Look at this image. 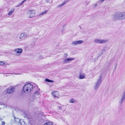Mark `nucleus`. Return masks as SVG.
Segmentation results:
<instances>
[{"label":"nucleus","instance_id":"1","mask_svg":"<svg viewBox=\"0 0 125 125\" xmlns=\"http://www.w3.org/2000/svg\"><path fill=\"white\" fill-rule=\"evenodd\" d=\"M32 85L30 83L25 85L23 87V91L25 93H28L31 91L32 89Z\"/></svg>","mask_w":125,"mask_h":125},{"label":"nucleus","instance_id":"2","mask_svg":"<svg viewBox=\"0 0 125 125\" xmlns=\"http://www.w3.org/2000/svg\"><path fill=\"white\" fill-rule=\"evenodd\" d=\"M102 77L101 75L99 76V79L97 80L95 85L94 86V88L95 90H97L99 87L101 83Z\"/></svg>","mask_w":125,"mask_h":125},{"label":"nucleus","instance_id":"3","mask_svg":"<svg viewBox=\"0 0 125 125\" xmlns=\"http://www.w3.org/2000/svg\"><path fill=\"white\" fill-rule=\"evenodd\" d=\"M108 41L107 40H102L99 39H96L94 40V42L96 43H105Z\"/></svg>","mask_w":125,"mask_h":125},{"label":"nucleus","instance_id":"4","mask_svg":"<svg viewBox=\"0 0 125 125\" xmlns=\"http://www.w3.org/2000/svg\"><path fill=\"white\" fill-rule=\"evenodd\" d=\"M112 19L114 20H121L120 13H117L114 14Z\"/></svg>","mask_w":125,"mask_h":125},{"label":"nucleus","instance_id":"5","mask_svg":"<svg viewBox=\"0 0 125 125\" xmlns=\"http://www.w3.org/2000/svg\"><path fill=\"white\" fill-rule=\"evenodd\" d=\"M28 13L29 16V18H31L33 17L35 14V12L33 10H29Z\"/></svg>","mask_w":125,"mask_h":125},{"label":"nucleus","instance_id":"6","mask_svg":"<svg viewBox=\"0 0 125 125\" xmlns=\"http://www.w3.org/2000/svg\"><path fill=\"white\" fill-rule=\"evenodd\" d=\"M83 40L75 41H73L71 44L74 46L78 44H80L83 43Z\"/></svg>","mask_w":125,"mask_h":125},{"label":"nucleus","instance_id":"7","mask_svg":"<svg viewBox=\"0 0 125 125\" xmlns=\"http://www.w3.org/2000/svg\"><path fill=\"white\" fill-rule=\"evenodd\" d=\"M15 88L12 86H10L8 88L6 92L7 93L10 94L13 92L15 90Z\"/></svg>","mask_w":125,"mask_h":125},{"label":"nucleus","instance_id":"8","mask_svg":"<svg viewBox=\"0 0 125 125\" xmlns=\"http://www.w3.org/2000/svg\"><path fill=\"white\" fill-rule=\"evenodd\" d=\"M74 60L73 58H69L64 59L63 61V63L64 64L69 63L70 62Z\"/></svg>","mask_w":125,"mask_h":125},{"label":"nucleus","instance_id":"9","mask_svg":"<svg viewBox=\"0 0 125 125\" xmlns=\"http://www.w3.org/2000/svg\"><path fill=\"white\" fill-rule=\"evenodd\" d=\"M27 36V34L25 32L22 33L20 37V38L22 39V40L25 39V38Z\"/></svg>","mask_w":125,"mask_h":125},{"label":"nucleus","instance_id":"10","mask_svg":"<svg viewBox=\"0 0 125 125\" xmlns=\"http://www.w3.org/2000/svg\"><path fill=\"white\" fill-rule=\"evenodd\" d=\"M23 50L21 48H17L14 50V51L17 53H21Z\"/></svg>","mask_w":125,"mask_h":125},{"label":"nucleus","instance_id":"11","mask_svg":"<svg viewBox=\"0 0 125 125\" xmlns=\"http://www.w3.org/2000/svg\"><path fill=\"white\" fill-rule=\"evenodd\" d=\"M32 96L33 98H38L40 96L39 92L38 91L35 92L33 95Z\"/></svg>","mask_w":125,"mask_h":125},{"label":"nucleus","instance_id":"12","mask_svg":"<svg viewBox=\"0 0 125 125\" xmlns=\"http://www.w3.org/2000/svg\"><path fill=\"white\" fill-rule=\"evenodd\" d=\"M85 73L80 72L79 75V78L81 79L85 78Z\"/></svg>","mask_w":125,"mask_h":125},{"label":"nucleus","instance_id":"13","mask_svg":"<svg viewBox=\"0 0 125 125\" xmlns=\"http://www.w3.org/2000/svg\"><path fill=\"white\" fill-rule=\"evenodd\" d=\"M121 20L125 19V12L120 13Z\"/></svg>","mask_w":125,"mask_h":125},{"label":"nucleus","instance_id":"14","mask_svg":"<svg viewBox=\"0 0 125 125\" xmlns=\"http://www.w3.org/2000/svg\"><path fill=\"white\" fill-rule=\"evenodd\" d=\"M14 120L15 121V123L17 122V123H20V121L21 119H20L18 118H16L15 117V116H14Z\"/></svg>","mask_w":125,"mask_h":125},{"label":"nucleus","instance_id":"15","mask_svg":"<svg viewBox=\"0 0 125 125\" xmlns=\"http://www.w3.org/2000/svg\"><path fill=\"white\" fill-rule=\"evenodd\" d=\"M52 94L53 96L55 97H57L58 95L57 94H58V92L57 91H55V92H53L51 93Z\"/></svg>","mask_w":125,"mask_h":125},{"label":"nucleus","instance_id":"16","mask_svg":"<svg viewBox=\"0 0 125 125\" xmlns=\"http://www.w3.org/2000/svg\"><path fill=\"white\" fill-rule=\"evenodd\" d=\"M45 81L46 82L50 83H53L54 82V81L51 80H50L49 79L47 78H46L45 79Z\"/></svg>","mask_w":125,"mask_h":125},{"label":"nucleus","instance_id":"17","mask_svg":"<svg viewBox=\"0 0 125 125\" xmlns=\"http://www.w3.org/2000/svg\"><path fill=\"white\" fill-rule=\"evenodd\" d=\"M14 10V9H13L11 10L8 13V15L9 16L11 15H12V13L13 12Z\"/></svg>","mask_w":125,"mask_h":125},{"label":"nucleus","instance_id":"18","mask_svg":"<svg viewBox=\"0 0 125 125\" xmlns=\"http://www.w3.org/2000/svg\"><path fill=\"white\" fill-rule=\"evenodd\" d=\"M44 125H53L52 122H47L45 123Z\"/></svg>","mask_w":125,"mask_h":125},{"label":"nucleus","instance_id":"19","mask_svg":"<svg viewBox=\"0 0 125 125\" xmlns=\"http://www.w3.org/2000/svg\"><path fill=\"white\" fill-rule=\"evenodd\" d=\"M67 2L64 1V2H63L60 5H59V6L60 7H61L62 6H63Z\"/></svg>","mask_w":125,"mask_h":125},{"label":"nucleus","instance_id":"20","mask_svg":"<svg viewBox=\"0 0 125 125\" xmlns=\"http://www.w3.org/2000/svg\"><path fill=\"white\" fill-rule=\"evenodd\" d=\"M15 123V122L14 119H11V121L10 122V125H12V124H13Z\"/></svg>","mask_w":125,"mask_h":125},{"label":"nucleus","instance_id":"21","mask_svg":"<svg viewBox=\"0 0 125 125\" xmlns=\"http://www.w3.org/2000/svg\"><path fill=\"white\" fill-rule=\"evenodd\" d=\"M75 100L74 99H72L70 100L69 102L70 103H73L74 102H75Z\"/></svg>","mask_w":125,"mask_h":125},{"label":"nucleus","instance_id":"22","mask_svg":"<svg viewBox=\"0 0 125 125\" xmlns=\"http://www.w3.org/2000/svg\"><path fill=\"white\" fill-rule=\"evenodd\" d=\"M47 10H45L43 12H42L41 14H40L39 15H42L44 14L47 13Z\"/></svg>","mask_w":125,"mask_h":125},{"label":"nucleus","instance_id":"23","mask_svg":"<svg viewBox=\"0 0 125 125\" xmlns=\"http://www.w3.org/2000/svg\"><path fill=\"white\" fill-rule=\"evenodd\" d=\"M4 62H0V65H4Z\"/></svg>","mask_w":125,"mask_h":125},{"label":"nucleus","instance_id":"24","mask_svg":"<svg viewBox=\"0 0 125 125\" xmlns=\"http://www.w3.org/2000/svg\"><path fill=\"white\" fill-rule=\"evenodd\" d=\"M22 4H21V3L19 4L18 5H17V6H16V7H19V6H20Z\"/></svg>","mask_w":125,"mask_h":125},{"label":"nucleus","instance_id":"25","mask_svg":"<svg viewBox=\"0 0 125 125\" xmlns=\"http://www.w3.org/2000/svg\"><path fill=\"white\" fill-rule=\"evenodd\" d=\"M5 124V123L4 121H2V122L1 124V125H4Z\"/></svg>","mask_w":125,"mask_h":125},{"label":"nucleus","instance_id":"26","mask_svg":"<svg viewBox=\"0 0 125 125\" xmlns=\"http://www.w3.org/2000/svg\"><path fill=\"white\" fill-rule=\"evenodd\" d=\"M39 58L40 59H42V58H44L42 56H40Z\"/></svg>","mask_w":125,"mask_h":125},{"label":"nucleus","instance_id":"27","mask_svg":"<svg viewBox=\"0 0 125 125\" xmlns=\"http://www.w3.org/2000/svg\"><path fill=\"white\" fill-rule=\"evenodd\" d=\"M68 56V55L67 54H65L64 55V57H67Z\"/></svg>","mask_w":125,"mask_h":125},{"label":"nucleus","instance_id":"28","mask_svg":"<svg viewBox=\"0 0 125 125\" xmlns=\"http://www.w3.org/2000/svg\"><path fill=\"white\" fill-rule=\"evenodd\" d=\"M97 6V4L96 3L94 5L93 7H96Z\"/></svg>","mask_w":125,"mask_h":125},{"label":"nucleus","instance_id":"29","mask_svg":"<svg viewBox=\"0 0 125 125\" xmlns=\"http://www.w3.org/2000/svg\"><path fill=\"white\" fill-rule=\"evenodd\" d=\"M26 0H23V1H22V2L21 3V4H22L23 3L25 2V1Z\"/></svg>","mask_w":125,"mask_h":125},{"label":"nucleus","instance_id":"30","mask_svg":"<svg viewBox=\"0 0 125 125\" xmlns=\"http://www.w3.org/2000/svg\"><path fill=\"white\" fill-rule=\"evenodd\" d=\"M64 31V29L62 30L61 31V32L62 33H63Z\"/></svg>","mask_w":125,"mask_h":125},{"label":"nucleus","instance_id":"31","mask_svg":"<svg viewBox=\"0 0 125 125\" xmlns=\"http://www.w3.org/2000/svg\"><path fill=\"white\" fill-rule=\"evenodd\" d=\"M117 65V63H116V65L115 67V68H116V67Z\"/></svg>","mask_w":125,"mask_h":125},{"label":"nucleus","instance_id":"32","mask_svg":"<svg viewBox=\"0 0 125 125\" xmlns=\"http://www.w3.org/2000/svg\"><path fill=\"white\" fill-rule=\"evenodd\" d=\"M104 0H100V1L101 2H103Z\"/></svg>","mask_w":125,"mask_h":125},{"label":"nucleus","instance_id":"33","mask_svg":"<svg viewBox=\"0 0 125 125\" xmlns=\"http://www.w3.org/2000/svg\"><path fill=\"white\" fill-rule=\"evenodd\" d=\"M10 74V73H6V74Z\"/></svg>","mask_w":125,"mask_h":125},{"label":"nucleus","instance_id":"34","mask_svg":"<svg viewBox=\"0 0 125 125\" xmlns=\"http://www.w3.org/2000/svg\"><path fill=\"white\" fill-rule=\"evenodd\" d=\"M80 28H81V26H80Z\"/></svg>","mask_w":125,"mask_h":125},{"label":"nucleus","instance_id":"35","mask_svg":"<svg viewBox=\"0 0 125 125\" xmlns=\"http://www.w3.org/2000/svg\"><path fill=\"white\" fill-rule=\"evenodd\" d=\"M6 76H8V75H6Z\"/></svg>","mask_w":125,"mask_h":125}]
</instances>
